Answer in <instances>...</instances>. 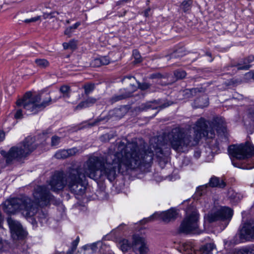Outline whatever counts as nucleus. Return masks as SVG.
<instances>
[{"instance_id": "nucleus-1", "label": "nucleus", "mask_w": 254, "mask_h": 254, "mask_svg": "<svg viewBox=\"0 0 254 254\" xmlns=\"http://www.w3.org/2000/svg\"><path fill=\"white\" fill-rule=\"evenodd\" d=\"M152 150H144L135 143H128L124 150L113 155L112 163L108 156L106 163L102 157H92L84 164L83 167L71 169L69 170L66 180L64 174L56 172L52 176L49 185L54 191L62 190L66 185L72 193L81 195L85 190L86 177L92 179L97 178V172L100 170L102 175L106 176L110 181H112L116 176V170L124 173L128 170H134L142 167L150 165L152 162L154 152L156 155V147L154 146Z\"/></svg>"}, {"instance_id": "nucleus-2", "label": "nucleus", "mask_w": 254, "mask_h": 254, "mask_svg": "<svg viewBox=\"0 0 254 254\" xmlns=\"http://www.w3.org/2000/svg\"><path fill=\"white\" fill-rule=\"evenodd\" d=\"M204 118H201L195 123L193 127V136L190 130L183 128H173L168 135L172 148L178 152H184L189 147L196 145L203 137L212 138L215 135L214 130Z\"/></svg>"}, {"instance_id": "nucleus-3", "label": "nucleus", "mask_w": 254, "mask_h": 254, "mask_svg": "<svg viewBox=\"0 0 254 254\" xmlns=\"http://www.w3.org/2000/svg\"><path fill=\"white\" fill-rule=\"evenodd\" d=\"M33 194L35 201L27 196L7 199L2 205L3 211L7 214L19 212L26 218L32 217L38 212V204L42 206H46L52 197L44 186H38Z\"/></svg>"}, {"instance_id": "nucleus-4", "label": "nucleus", "mask_w": 254, "mask_h": 254, "mask_svg": "<svg viewBox=\"0 0 254 254\" xmlns=\"http://www.w3.org/2000/svg\"><path fill=\"white\" fill-rule=\"evenodd\" d=\"M34 141L33 137H27L22 144L11 147L8 153L2 150L1 154L5 158L7 163H10L14 160H21L36 148Z\"/></svg>"}, {"instance_id": "nucleus-5", "label": "nucleus", "mask_w": 254, "mask_h": 254, "mask_svg": "<svg viewBox=\"0 0 254 254\" xmlns=\"http://www.w3.org/2000/svg\"><path fill=\"white\" fill-rule=\"evenodd\" d=\"M229 154L234 158L232 159L233 165L238 168H241L235 159L242 160L251 157L254 154V146L249 142L239 145H232L229 147Z\"/></svg>"}, {"instance_id": "nucleus-6", "label": "nucleus", "mask_w": 254, "mask_h": 254, "mask_svg": "<svg viewBox=\"0 0 254 254\" xmlns=\"http://www.w3.org/2000/svg\"><path fill=\"white\" fill-rule=\"evenodd\" d=\"M41 100V96L38 94L33 95L30 92L25 94L23 98L16 101L18 108L23 107L25 114H35L39 112V102Z\"/></svg>"}, {"instance_id": "nucleus-7", "label": "nucleus", "mask_w": 254, "mask_h": 254, "mask_svg": "<svg viewBox=\"0 0 254 254\" xmlns=\"http://www.w3.org/2000/svg\"><path fill=\"white\" fill-rule=\"evenodd\" d=\"M198 214L196 210L187 211L186 216L180 225L179 231L184 233H193L199 234L201 233L198 229Z\"/></svg>"}, {"instance_id": "nucleus-8", "label": "nucleus", "mask_w": 254, "mask_h": 254, "mask_svg": "<svg viewBox=\"0 0 254 254\" xmlns=\"http://www.w3.org/2000/svg\"><path fill=\"white\" fill-rule=\"evenodd\" d=\"M233 214V210L231 208L228 207L218 206L214 207L204 217V219L209 223L226 220L230 221Z\"/></svg>"}, {"instance_id": "nucleus-9", "label": "nucleus", "mask_w": 254, "mask_h": 254, "mask_svg": "<svg viewBox=\"0 0 254 254\" xmlns=\"http://www.w3.org/2000/svg\"><path fill=\"white\" fill-rule=\"evenodd\" d=\"M7 221L11 231V236L14 239H22L26 235V232L19 221L11 217L8 218Z\"/></svg>"}, {"instance_id": "nucleus-10", "label": "nucleus", "mask_w": 254, "mask_h": 254, "mask_svg": "<svg viewBox=\"0 0 254 254\" xmlns=\"http://www.w3.org/2000/svg\"><path fill=\"white\" fill-rule=\"evenodd\" d=\"M183 247L187 254H211L212 251L215 248L214 244L208 243L202 246L198 250L196 251L190 242L185 243Z\"/></svg>"}, {"instance_id": "nucleus-11", "label": "nucleus", "mask_w": 254, "mask_h": 254, "mask_svg": "<svg viewBox=\"0 0 254 254\" xmlns=\"http://www.w3.org/2000/svg\"><path fill=\"white\" fill-rule=\"evenodd\" d=\"M132 250L135 254H147L149 250L145 239L138 235H133Z\"/></svg>"}, {"instance_id": "nucleus-12", "label": "nucleus", "mask_w": 254, "mask_h": 254, "mask_svg": "<svg viewBox=\"0 0 254 254\" xmlns=\"http://www.w3.org/2000/svg\"><path fill=\"white\" fill-rule=\"evenodd\" d=\"M178 212L176 210L172 208L167 211H163L160 213H154L150 217L147 218V221H152L155 219L162 220L163 222L168 223L170 221L174 220L177 216Z\"/></svg>"}, {"instance_id": "nucleus-13", "label": "nucleus", "mask_w": 254, "mask_h": 254, "mask_svg": "<svg viewBox=\"0 0 254 254\" xmlns=\"http://www.w3.org/2000/svg\"><path fill=\"white\" fill-rule=\"evenodd\" d=\"M240 237L241 239L249 241L254 240V221L245 223L240 230Z\"/></svg>"}, {"instance_id": "nucleus-14", "label": "nucleus", "mask_w": 254, "mask_h": 254, "mask_svg": "<svg viewBox=\"0 0 254 254\" xmlns=\"http://www.w3.org/2000/svg\"><path fill=\"white\" fill-rule=\"evenodd\" d=\"M78 152L76 148L69 149L60 150L55 153V157L58 159H64L67 157L75 155Z\"/></svg>"}, {"instance_id": "nucleus-15", "label": "nucleus", "mask_w": 254, "mask_h": 254, "mask_svg": "<svg viewBox=\"0 0 254 254\" xmlns=\"http://www.w3.org/2000/svg\"><path fill=\"white\" fill-rule=\"evenodd\" d=\"M118 245L123 252H126L130 248L132 249V241L129 242L127 239H121L119 241Z\"/></svg>"}, {"instance_id": "nucleus-16", "label": "nucleus", "mask_w": 254, "mask_h": 254, "mask_svg": "<svg viewBox=\"0 0 254 254\" xmlns=\"http://www.w3.org/2000/svg\"><path fill=\"white\" fill-rule=\"evenodd\" d=\"M254 61V57L249 56L248 58L244 59L243 64L239 63L236 66L238 70H247L251 67L249 64Z\"/></svg>"}, {"instance_id": "nucleus-17", "label": "nucleus", "mask_w": 254, "mask_h": 254, "mask_svg": "<svg viewBox=\"0 0 254 254\" xmlns=\"http://www.w3.org/2000/svg\"><path fill=\"white\" fill-rule=\"evenodd\" d=\"M208 99L205 95L197 99L194 102V106L196 108H202L207 107L208 105Z\"/></svg>"}, {"instance_id": "nucleus-18", "label": "nucleus", "mask_w": 254, "mask_h": 254, "mask_svg": "<svg viewBox=\"0 0 254 254\" xmlns=\"http://www.w3.org/2000/svg\"><path fill=\"white\" fill-rule=\"evenodd\" d=\"M209 185L211 187L224 188L226 184L222 180H220L216 177H212L209 182Z\"/></svg>"}, {"instance_id": "nucleus-19", "label": "nucleus", "mask_w": 254, "mask_h": 254, "mask_svg": "<svg viewBox=\"0 0 254 254\" xmlns=\"http://www.w3.org/2000/svg\"><path fill=\"white\" fill-rule=\"evenodd\" d=\"M52 99L49 94H47L46 96L43 99L42 102L41 101L39 102V107L40 110L44 109L46 107L52 104Z\"/></svg>"}, {"instance_id": "nucleus-20", "label": "nucleus", "mask_w": 254, "mask_h": 254, "mask_svg": "<svg viewBox=\"0 0 254 254\" xmlns=\"http://www.w3.org/2000/svg\"><path fill=\"white\" fill-rule=\"evenodd\" d=\"M35 63L37 66L41 68H45L49 65V62L44 59H36L35 60Z\"/></svg>"}, {"instance_id": "nucleus-21", "label": "nucleus", "mask_w": 254, "mask_h": 254, "mask_svg": "<svg viewBox=\"0 0 254 254\" xmlns=\"http://www.w3.org/2000/svg\"><path fill=\"white\" fill-rule=\"evenodd\" d=\"M199 91L198 88L187 89L184 91V93L187 97L190 98L195 95Z\"/></svg>"}, {"instance_id": "nucleus-22", "label": "nucleus", "mask_w": 254, "mask_h": 254, "mask_svg": "<svg viewBox=\"0 0 254 254\" xmlns=\"http://www.w3.org/2000/svg\"><path fill=\"white\" fill-rule=\"evenodd\" d=\"M239 254H254V247H248L241 249Z\"/></svg>"}, {"instance_id": "nucleus-23", "label": "nucleus", "mask_w": 254, "mask_h": 254, "mask_svg": "<svg viewBox=\"0 0 254 254\" xmlns=\"http://www.w3.org/2000/svg\"><path fill=\"white\" fill-rule=\"evenodd\" d=\"M192 4L191 0H186L182 3V8L185 12L188 11L190 9L191 5Z\"/></svg>"}, {"instance_id": "nucleus-24", "label": "nucleus", "mask_w": 254, "mask_h": 254, "mask_svg": "<svg viewBox=\"0 0 254 254\" xmlns=\"http://www.w3.org/2000/svg\"><path fill=\"white\" fill-rule=\"evenodd\" d=\"M60 91L63 94V96L65 98L69 97L70 88L66 85L63 86L61 87Z\"/></svg>"}, {"instance_id": "nucleus-25", "label": "nucleus", "mask_w": 254, "mask_h": 254, "mask_svg": "<svg viewBox=\"0 0 254 254\" xmlns=\"http://www.w3.org/2000/svg\"><path fill=\"white\" fill-rule=\"evenodd\" d=\"M186 72L182 70H177L174 72V75L177 79H182L186 76Z\"/></svg>"}, {"instance_id": "nucleus-26", "label": "nucleus", "mask_w": 254, "mask_h": 254, "mask_svg": "<svg viewBox=\"0 0 254 254\" xmlns=\"http://www.w3.org/2000/svg\"><path fill=\"white\" fill-rule=\"evenodd\" d=\"M84 89L85 93L87 95L90 94L94 89V86L93 84H89L84 86Z\"/></svg>"}, {"instance_id": "nucleus-27", "label": "nucleus", "mask_w": 254, "mask_h": 254, "mask_svg": "<svg viewBox=\"0 0 254 254\" xmlns=\"http://www.w3.org/2000/svg\"><path fill=\"white\" fill-rule=\"evenodd\" d=\"M133 56L134 58V62L135 63H139L141 62V56L139 53V52L136 50H134L133 51Z\"/></svg>"}, {"instance_id": "nucleus-28", "label": "nucleus", "mask_w": 254, "mask_h": 254, "mask_svg": "<svg viewBox=\"0 0 254 254\" xmlns=\"http://www.w3.org/2000/svg\"><path fill=\"white\" fill-rule=\"evenodd\" d=\"M61 138L57 136H53L51 139L52 146H55L58 145L60 142Z\"/></svg>"}, {"instance_id": "nucleus-29", "label": "nucleus", "mask_w": 254, "mask_h": 254, "mask_svg": "<svg viewBox=\"0 0 254 254\" xmlns=\"http://www.w3.org/2000/svg\"><path fill=\"white\" fill-rule=\"evenodd\" d=\"M22 110L20 108L16 109V112L14 114V118L16 119H21L23 117Z\"/></svg>"}, {"instance_id": "nucleus-30", "label": "nucleus", "mask_w": 254, "mask_h": 254, "mask_svg": "<svg viewBox=\"0 0 254 254\" xmlns=\"http://www.w3.org/2000/svg\"><path fill=\"white\" fill-rule=\"evenodd\" d=\"M158 108L157 106H155V103L154 102H148L146 103L144 105L143 109H157Z\"/></svg>"}, {"instance_id": "nucleus-31", "label": "nucleus", "mask_w": 254, "mask_h": 254, "mask_svg": "<svg viewBox=\"0 0 254 254\" xmlns=\"http://www.w3.org/2000/svg\"><path fill=\"white\" fill-rule=\"evenodd\" d=\"M100 58L102 65H107L110 62V60L108 57H101Z\"/></svg>"}, {"instance_id": "nucleus-32", "label": "nucleus", "mask_w": 254, "mask_h": 254, "mask_svg": "<svg viewBox=\"0 0 254 254\" xmlns=\"http://www.w3.org/2000/svg\"><path fill=\"white\" fill-rule=\"evenodd\" d=\"M40 19V16H36V17H33L31 18L26 19L23 21V22H24L26 23H29L30 22H36V21H38V20H39Z\"/></svg>"}, {"instance_id": "nucleus-33", "label": "nucleus", "mask_w": 254, "mask_h": 254, "mask_svg": "<svg viewBox=\"0 0 254 254\" xmlns=\"http://www.w3.org/2000/svg\"><path fill=\"white\" fill-rule=\"evenodd\" d=\"M85 101L86 102V104H87V105H89V107L91 105H92L94 104V103H95V102L96 101V99L95 98H94L90 97V98H88Z\"/></svg>"}, {"instance_id": "nucleus-34", "label": "nucleus", "mask_w": 254, "mask_h": 254, "mask_svg": "<svg viewBox=\"0 0 254 254\" xmlns=\"http://www.w3.org/2000/svg\"><path fill=\"white\" fill-rule=\"evenodd\" d=\"M70 49L74 50L76 48L77 45V41L75 40H71L68 42Z\"/></svg>"}, {"instance_id": "nucleus-35", "label": "nucleus", "mask_w": 254, "mask_h": 254, "mask_svg": "<svg viewBox=\"0 0 254 254\" xmlns=\"http://www.w3.org/2000/svg\"><path fill=\"white\" fill-rule=\"evenodd\" d=\"M73 31V29L70 26L65 29L64 33L65 35L68 36V37H70Z\"/></svg>"}, {"instance_id": "nucleus-36", "label": "nucleus", "mask_w": 254, "mask_h": 254, "mask_svg": "<svg viewBox=\"0 0 254 254\" xmlns=\"http://www.w3.org/2000/svg\"><path fill=\"white\" fill-rule=\"evenodd\" d=\"M139 87L141 90H146L149 88L150 85L147 83H142L138 84Z\"/></svg>"}, {"instance_id": "nucleus-37", "label": "nucleus", "mask_w": 254, "mask_h": 254, "mask_svg": "<svg viewBox=\"0 0 254 254\" xmlns=\"http://www.w3.org/2000/svg\"><path fill=\"white\" fill-rule=\"evenodd\" d=\"M92 64L93 66H100L102 65L100 58L95 59L92 62Z\"/></svg>"}, {"instance_id": "nucleus-38", "label": "nucleus", "mask_w": 254, "mask_h": 254, "mask_svg": "<svg viewBox=\"0 0 254 254\" xmlns=\"http://www.w3.org/2000/svg\"><path fill=\"white\" fill-rule=\"evenodd\" d=\"M88 107H89V105H87V104H86L85 101H84V102L80 103L79 105H78L76 106V109H82L84 108H87Z\"/></svg>"}, {"instance_id": "nucleus-39", "label": "nucleus", "mask_w": 254, "mask_h": 254, "mask_svg": "<svg viewBox=\"0 0 254 254\" xmlns=\"http://www.w3.org/2000/svg\"><path fill=\"white\" fill-rule=\"evenodd\" d=\"M79 242V237H77L76 239L72 242V249L73 250H75L76 248V247Z\"/></svg>"}, {"instance_id": "nucleus-40", "label": "nucleus", "mask_w": 254, "mask_h": 254, "mask_svg": "<svg viewBox=\"0 0 254 254\" xmlns=\"http://www.w3.org/2000/svg\"><path fill=\"white\" fill-rule=\"evenodd\" d=\"M1 221H2V217H1V214L0 213V228L1 226ZM3 246H4L3 242L2 241L1 239L0 238V251H1L3 249Z\"/></svg>"}, {"instance_id": "nucleus-41", "label": "nucleus", "mask_w": 254, "mask_h": 254, "mask_svg": "<svg viewBox=\"0 0 254 254\" xmlns=\"http://www.w3.org/2000/svg\"><path fill=\"white\" fill-rule=\"evenodd\" d=\"M172 103H173L172 102L167 101L166 103H164L163 105L160 106L159 108H160L161 109H163V108H166V107L169 106L170 105H172Z\"/></svg>"}, {"instance_id": "nucleus-42", "label": "nucleus", "mask_w": 254, "mask_h": 254, "mask_svg": "<svg viewBox=\"0 0 254 254\" xmlns=\"http://www.w3.org/2000/svg\"><path fill=\"white\" fill-rule=\"evenodd\" d=\"M5 137V134L3 131L0 132V142L3 140Z\"/></svg>"}, {"instance_id": "nucleus-43", "label": "nucleus", "mask_w": 254, "mask_h": 254, "mask_svg": "<svg viewBox=\"0 0 254 254\" xmlns=\"http://www.w3.org/2000/svg\"><path fill=\"white\" fill-rule=\"evenodd\" d=\"M63 46L64 47V49H70V48L69 47V44L68 42H65V43H64L63 44Z\"/></svg>"}, {"instance_id": "nucleus-44", "label": "nucleus", "mask_w": 254, "mask_h": 254, "mask_svg": "<svg viewBox=\"0 0 254 254\" xmlns=\"http://www.w3.org/2000/svg\"><path fill=\"white\" fill-rule=\"evenodd\" d=\"M80 25V22H77L75 23L73 25H72L70 27H72V29L74 30V29H76Z\"/></svg>"}, {"instance_id": "nucleus-45", "label": "nucleus", "mask_w": 254, "mask_h": 254, "mask_svg": "<svg viewBox=\"0 0 254 254\" xmlns=\"http://www.w3.org/2000/svg\"><path fill=\"white\" fill-rule=\"evenodd\" d=\"M134 79L135 78L134 77H132L131 76H127L124 77V78L123 79V80L125 81L126 79Z\"/></svg>"}, {"instance_id": "nucleus-46", "label": "nucleus", "mask_w": 254, "mask_h": 254, "mask_svg": "<svg viewBox=\"0 0 254 254\" xmlns=\"http://www.w3.org/2000/svg\"><path fill=\"white\" fill-rule=\"evenodd\" d=\"M150 8H148L145 10V11L144 12V15L145 16H148V12L150 11Z\"/></svg>"}, {"instance_id": "nucleus-47", "label": "nucleus", "mask_w": 254, "mask_h": 254, "mask_svg": "<svg viewBox=\"0 0 254 254\" xmlns=\"http://www.w3.org/2000/svg\"><path fill=\"white\" fill-rule=\"evenodd\" d=\"M254 168V165H253L252 166H250V167H247V169H252V168Z\"/></svg>"}, {"instance_id": "nucleus-48", "label": "nucleus", "mask_w": 254, "mask_h": 254, "mask_svg": "<svg viewBox=\"0 0 254 254\" xmlns=\"http://www.w3.org/2000/svg\"><path fill=\"white\" fill-rule=\"evenodd\" d=\"M250 74L251 75H252V76L253 78L254 79V72H253V73H250Z\"/></svg>"}, {"instance_id": "nucleus-49", "label": "nucleus", "mask_w": 254, "mask_h": 254, "mask_svg": "<svg viewBox=\"0 0 254 254\" xmlns=\"http://www.w3.org/2000/svg\"><path fill=\"white\" fill-rule=\"evenodd\" d=\"M66 22L67 24H69L70 23L69 20H66Z\"/></svg>"}, {"instance_id": "nucleus-50", "label": "nucleus", "mask_w": 254, "mask_h": 254, "mask_svg": "<svg viewBox=\"0 0 254 254\" xmlns=\"http://www.w3.org/2000/svg\"><path fill=\"white\" fill-rule=\"evenodd\" d=\"M91 246V247H92L91 248H92V249H93V247H95V245L94 244H93V245H92Z\"/></svg>"}, {"instance_id": "nucleus-51", "label": "nucleus", "mask_w": 254, "mask_h": 254, "mask_svg": "<svg viewBox=\"0 0 254 254\" xmlns=\"http://www.w3.org/2000/svg\"><path fill=\"white\" fill-rule=\"evenodd\" d=\"M207 55L209 56V57H211V54L210 53H207Z\"/></svg>"}, {"instance_id": "nucleus-52", "label": "nucleus", "mask_w": 254, "mask_h": 254, "mask_svg": "<svg viewBox=\"0 0 254 254\" xmlns=\"http://www.w3.org/2000/svg\"><path fill=\"white\" fill-rule=\"evenodd\" d=\"M67 254H71L70 253H67Z\"/></svg>"}]
</instances>
